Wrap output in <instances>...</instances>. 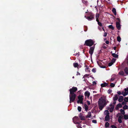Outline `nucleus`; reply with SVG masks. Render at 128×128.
Masks as SVG:
<instances>
[{
    "label": "nucleus",
    "instance_id": "a19ab883",
    "mask_svg": "<svg viewBox=\"0 0 128 128\" xmlns=\"http://www.w3.org/2000/svg\"><path fill=\"white\" fill-rule=\"evenodd\" d=\"M113 64V62H110L108 64V66H112Z\"/></svg>",
    "mask_w": 128,
    "mask_h": 128
},
{
    "label": "nucleus",
    "instance_id": "4c0bfd02",
    "mask_svg": "<svg viewBox=\"0 0 128 128\" xmlns=\"http://www.w3.org/2000/svg\"><path fill=\"white\" fill-rule=\"evenodd\" d=\"M123 118V116L122 115L120 116L118 118V119L122 120V118Z\"/></svg>",
    "mask_w": 128,
    "mask_h": 128
},
{
    "label": "nucleus",
    "instance_id": "3c124183",
    "mask_svg": "<svg viewBox=\"0 0 128 128\" xmlns=\"http://www.w3.org/2000/svg\"><path fill=\"white\" fill-rule=\"evenodd\" d=\"M117 93L119 95H120L121 94V92L120 91H118L117 92Z\"/></svg>",
    "mask_w": 128,
    "mask_h": 128
},
{
    "label": "nucleus",
    "instance_id": "c756f323",
    "mask_svg": "<svg viewBox=\"0 0 128 128\" xmlns=\"http://www.w3.org/2000/svg\"><path fill=\"white\" fill-rule=\"evenodd\" d=\"M80 119L82 120H85V118L84 116H82L80 118Z\"/></svg>",
    "mask_w": 128,
    "mask_h": 128
},
{
    "label": "nucleus",
    "instance_id": "ea45409f",
    "mask_svg": "<svg viewBox=\"0 0 128 128\" xmlns=\"http://www.w3.org/2000/svg\"><path fill=\"white\" fill-rule=\"evenodd\" d=\"M96 69L95 68H93L92 70V71L93 72L95 73L96 72Z\"/></svg>",
    "mask_w": 128,
    "mask_h": 128
},
{
    "label": "nucleus",
    "instance_id": "4468645a",
    "mask_svg": "<svg viewBox=\"0 0 128 128\" xmlns=\"http://www.w3.org/2000/svg\"><path fill=\"white\" fill-rule=\"evenodd\" d=\"M112 11L114 15L116 16V9L115 8H113L112 10Z\"/></svg>",
    "mask_w": 128,
    "mask_h": 128
},
{
    "label": "nucleus",
    "instance_id": "6e6552de",
    "mask_svg": "<svg viewBox=\"0 0 128 128\" xmlns=\"http://www.w3.org/2000/svg\"><path fill=\"white\" fill-rule=\"evenodd\" d=\"M108 84L106 82H104V83L102 84L101 85V86L102 87H105L108 85Z\"/></svg>",
    "mask_w": 128,
    "mask_h": 128
},
{
    "label": "nucleus",
    "instance_id": "0e129e2a",
    "mask_svg": "<svg viewBox=\"0 0 128 128\" xmlns=\"http://www.w3.org/2000/svg\"><path fill=\"white\" fill-rule=\"evenodd\" d=\"M86 118H90V117L89 116H88V115H87L86 116Z\"/></svg>",
    "mask_w": 128,
    "mask_h": 128
},
{
    "label": "nucleus",
    "instance_id": "aec40b11",
    "mask_svg": "<svg viewBox=\"0 0 128 128\" xmlns=\"http://www.w3.org/2000/svg\"><path fill=\"white\" fill-rule=\"evenodd\" d=\"M118 74L121 76H124V73L123 71H121L119 72Z\"/></svg>",
    "mask_w": 128,
    "mask_h": 128
},
{
    "label": "nucleus",
    "instance_id": "7ed1b4c3",
    "mask_svg": "<svg viewBox=\"0 0 128 128\" xmlns=\"http://www.w3.org/2000/svg\"><path fill=\"white\" fill-rule=\"evenodd\" d=\"M70 97V103H71L72 102H73L75 100L76 97V94H70L69 95Z\"/></svg>",
    "mask_w": 128,
    "mask_h": 128
},
{
    "label": "nucleus",
    "instance_id": "f03ea898",
    "mask_svg": "<svg viewBox=\"0 0 128 128\" xmlns=\"http://www.w3.org/2000/svg\"><path fill=\"white\" fill-rule=\"evenodd\" d=\"M94 43V42L92 39H88L86 40L85 41V43L84 44V46H91Z\"/></svg>",
    "mask_w": 128,
    "mask_h": 128
},
{
    "label": "nucleus",
    "instance_id": "f8f14e48",
    "mask_svg": "<svg viewBox=\"0 0 128 128\" xmlns=\"http://www.w3.org/2000/svg\"><path fill=\"white\" fill-rule=\"evenodd\" d=\"M112 53V56L114 58H118V55L117 54H116L115 53H112V52H111Z\"/></svg>",
    "mask_w": 128,
    "mask_h": 128
},
{
    "label": "nucleus",
    "instance_id": "f257e3e1",
    "mask_svg": "<svg viewBox=\"0 0 128 128\" xmlns=\"http://www.w3.org/2000/svg\"><path fill=\"white\" fill-rule=\"evenodd\" d=\"M98 102L99 108L101 110L106 104V100L103 98L102 97L99 99Z\"/></svg>",
    "mask_w": 128,
    "mask_h": 128
},
{
    "label": "nucleus",
    "instance_id": "2f4dec72",
    "mask_svg": "<svg viewBox=\"0 0 128 128\" xmlns=\"http://www.w3.org/2000/svg\"><path fill=\"white\" fill-rule=\"evenodd\" d=\"M98 24L99 26H100L101 27L103 26L102 24L100 22H98Z\"/></svg>",
    "mask_w": 128,
    "mask_h": 128
},
{
    "label": "nucleus",
    "instance_id": "338daca9",
    "mask_svg": "<svg viewBox=\"0 0 128 128\" xmlns=\"http://www.w3.org/2000/svg\"><path fill=\"white\" fill-rule=\"evenodd\" d=\"M116 46H114V50H116Z\"/></svg>",
    "mask_w": 128,
    "mask_h": 128
},
{
    "label": "nucleus",
    "instance_id": "9d476101",
    "mask_svg": "<svg viewBox=\"0 0 128 128\" xmlns=\"http://www.w3.org/2000/svg\"><path fill=\"white\" fill-rule=\"evenodd\" d=\"M124 99L123 97L122 96H120L118 99V101L120 102H122Z\"/></svg>",
    "mask_w": 128,
    "mask_h": 128
},
{
    "label": "nucleus",
    "instance_id": "09e8293b",
    "mask_svg": "<svg viewBox=\"0 0 128 128\" xmlns=\"http://www.w3.org/2000/svg\"><path fill=\"white\" fill-rule=\"evenodd\" d=\"M99 14H97L96 15V18H98L99 17Z\"/></svg>",
    "mask_w": 128,
    "mask_h": 128
},
{
    "label": "nucleus",
    "instance_id": "603ef678",
    "mask_svg": "<svg viewBox=\"0 0 128 128\" xmlns=\"http://www.w3.org/2000/svg\"><path fill=\"white\" fill-rule=\"evenodd\" d=\"M116 20L118 21V22H120V20L119 18H116Z\"/></svg>",
    "mask_w": 128,
    "mask_h": 128
},
{
    "label": "nucleus",
    "instance_id": "13d9d810",
    "mask_svg": "<svg viewBox=\"0 0 128 128\" xmlns=\"http://www.w3.org/2000/svg\"><path fill=\"white\" fill-rule=\"evenodd\" d=\"M85 66H86V69L87 70H88V69H89V68L88 67H87V66L86 65Z\"/></svg>",
    "mask_w": 128,
    "mask_h": 128
},
{
    "label": "nucleus",
    "instance_id": "dca6fc26",
    "mask_svg": "<svg viewBox=\"0 0 128 128\" xmlns=\"http://www.w3.org/2000/svg\"><path fill=\"white\" fill-rule=\"evenodd\" d=\"M124 70L126 74H128V67H126L124 69Z\"/></svg>",
    "mask_w": 128,
    "mask_h": 128
},
{
    "label": "nucleus",
    "instance_id": "052dcab7",
    "mask_svg": "<svg viewBox=\"0 0 128 128\" xmlns=\"http://www.w3.org/2000/svg\"><path fill=\"white\" fill-rule=\"evenodd\" d=\"M96 18V20L98 22H98H100L99 21L98 18Z\"/></svg>",
    "mask_w": 128,
    "mask_h": 128
},
{
    "label": "nucleus",
    "instance_id": "9b49d317",
    "mask_svg": "<svg viewBox=\"0 0 128 128\" xmlns=\"http://www.w3.org/2000/svg\"><path fill=\"white\" fill-rule=\"evenodd\" d=\"M82 2L86 6H88V2L87 1L85 0H82Z\"/></svg>",
    "mask_w": 128,
    "mask_h": 128
},
{
    "label": "nucleus",
    "instance_id": "79ce46f5",
    "mask_svg": "<svg viewBox=\"0 0 128 128\" xmlns=\"http://www.w3.org/2000/svg\"><path fill=\"white\" fill-rule=\"evenodd\" d=\"M128 92H126L125 91V92H124V94H123V96H125L126 95L128 94Z\"/></svg>",
    "mask_w": 128,
    "mask_h": 128
},
{
    "label": "nucleus",
    "instance_id": "c9c22d12",
    "mask_svg": "<svg viewBox=\"0 0 128 128\" xmlns=\"http://www.w3.org/2000/svg\"><path fill=\"white\" fill-rule=\"evenodd\" d=\"M112 92V90H111L110 89H109V90H108V92L110 94L111 92Z\"/></svg>",
    "mask_w": 128,
    "mask_h": 128
},
{
    "label": "nucleus",
    "instance_id": "6ab92c4d",
    "mask_svg": "<svg viewBox=\"0 0 128 128\" xmlns=\"http://www.w3.org/2000/svg\"><path fill=\"white\" fill-rule=\"evenodd\" d=\"M118 97L117 95L116 94L115 95L114 97L113 98V100L114 101H116L118 100Z\"/></svg>",
    "mask_w": 128,
    "mask_h": 128
},
{
    "label": "nucleus",
    "instance_id": "37998d69",
    "mask_svg": "<svg viewBox=\"0 0 128 128\" xmlns=\"http://www.w3.org/2000/svg\"><path fill=\"white\" fill-rule=\"evenodd\" d=\"M88 116L90 117L91 116V112H88Z\"/></svg>",
    "mask_w": 128,
    "mask_h": 128
},
{
    "label": "nucleus",
    "instance_id": "8fccbe9b",
    "mask_svg": "<svg viewBox=\"0 0 128 128\" xmlns=\"http://www.w3.org/2000/svg\"><path fill=\"white\" fill-rule=\"evenodd\" d=\"M107 34L104 31V34L103 35L104 36V37H106L107 36Z\"/></svg>",
    "mask_w": 128,
    "mask_h": 128
},
{
    "label": "nucleus",
    "instance_id": "a211bd4d",
    "mask_svg": "<svg viewBox=\"0 0 128 128\" xmlns=\"http://www.w3.org/2000/svg\"><path fill=\"white\" fill-rule=\"evenodd\" d=\"M110 119V116H106L105 118V120L106 121H108Z\"/></svg>",
    "mask_w": 128,
    "mask_h": 128
},
{
    "label": "nucleus",
    "instance_id": "4d7b16f0",
    "mask_svg": "<svg viewBox=\"0 0 128 128\" xmlns=\"http://www.w3.org/2000/svg\"><path fill=\"white\" fill-rule=\"evenodd\" d=\"M106 43L107 44H109V41L108 40H106Z\"/></svg>",
    "mask_w": 128,
    "mask_h": 128
},
{
    "label": "nucleus",
    "instance_id": "f3484780",
    "mask_svg": "<svg viewBox=\"0 0 128 128\" xmlns=\"http://www.w3.org/2000/svg\"><path fill=\"white\" fill-rule=\"evenodd\" d=\"M78 116H75L73 118L72 120L73 122H74L75 121H77L78 120Z\"/></svg>",
    "mask_w": 128,
    "mask_h": 128
},
{
    "label": "nucleus",
    "instance_id": "393cba45",
    "mask_svg": "<svg viewBox=\"0 0 128 128\" xmlns=\"http://www.w3.org/2000/svg\"><path fill=\"white\" fill-rule=\"evenodd\" d=\"M83 101L82 100H78L77 101V103L78 104H79L80 103V104H82L83 103Z\"/></svg>",
    "mask_w": 128,
    "mask_h": 128
},
{
    "label": "nucleus",
    "instance_id": "20e7f679",
    "mask_svg": "<svg viewBox=\"0 0 128 128\" xmlns=\"http://www.w3.org/2000/svg\"><path fill=\"white\" fill-rule=\"evenodd\" d=\"M88 16H87L86 18L89 20H91L94 18V15L92 12H89L88 14Z\"/></svg>",
    "mask_w": 128,
    "mask_h": 128
},
{
    "label": "nucleus",
    "instance_id": "72a5a7b5",
    "mask_svg": "<svg viewBox=\"0 0 128 128\" xmlns=\"http://www.w3.org/2000/svg\"><path fill=\"white\" fill-rule=\"evenodd\" d=\"M78 110L79 112H81L82 110L81 107L80 106H78Z\"/></svg>",
    "mask_w": 128,
    "mask_h": 128
},
{
    "label": "nucleus",
    "instance_id": "423d86ee",
    "mask_svg": "<svg viewBox=\"0 0 128 128\" xmlns=\"http://www.w3.org/2000/svg\"><path fill=\"white\" fill-rule=\"evenodd\" d=\"M95 47V45L92 46H91L89 50V53L90 54L91 56H92Z\"/></svg>",
    "mask_w": 128,
    "mask_h": 128
},
{
    "label": "nucleus",
    "instance_id": "de8ad7c7",
    "mask_svg": "<svg viewBox=\"0 0 128 128\" xmlns=\"http://www.w3.org/2000/svg\"><path fill=\"white\" fill-rule=\"evenodd\" d=\"M76 121H74V122L75 124H79V122H76Z\"/></svg>",
    "mask_w": 128,
    "mask_h": 128
},
{
    "label": "nucleus",
    "instance_id": "a18cd8bd",
    "mask_svg": "<svg viewBox=\"0 0 128 128\" xmlns=\"http://www.w3.org/2000/svg\"><path fill=\"white\" fill-rule=\"evenodd\" d=\"M92 122L94 123H96L97 122V121L96 120H93L92 121Z\"/></svg>",
    "mask_w": 128,
    "mask_h": 128
},
{
    "label": "nucleus",
    "instance_id": "e2e57ef3",
    "mask_svg": "<svg viewBox=\"0 0 128 128\" xmlns=\"http://www.w3.org/2000/svg\"><path fill=\"white\" fill-rule=\"evenodd\" d=\"M103 48L104 49H106L107 48V47L106 46H104Z\"/></svg>",
    "mask_w": 128,
    "mask_h": 128
},
{
    "label": "nucleus",
    "instance_id": "c85d7f7f",
    "mask_svg": "<svg viewBox=\"0 0 128 128\" xmlns=\"http://www.w3.org/2000/svg\"><path fill=\"white\" fill-rule=\"evenodd\" d=\"M122 104L120 103H119L117 105V107H118L121 108L122 107Z\"/></svg>",
    "mask_w": 128,
    "mask_h": 128
},
{
    "label": "nucleus",
    "instance_id": "412c9836",
    "mask_svg": "<svg viewBox=\"0 0 128 128\" xmlns=\"http://www.w3.org/2000/svg\"><path fill=\"white\" fill-rule=\"evenodd\" d=\"M84 108L85 110L86 111H87L88 110V106L86 105V104H84Z\"/></svg>",
    "mask_w": 128,
    "mask_h": 128
},
{
    "label": "nucleus",
    "instance_id": "5fc2aeb1",
    "mask_svg": "<svg viewBox=\"0 0 128 128\" xmlns=\"http://www.w3.org/2000/svg\"><path fill=\"white\" fill-rule=\"evenodd\" d=\"M126 104V103L124 102H122V105H124Z\"/></svg>",
    "mask_w": 128,
    "mask_h": 128
},
{
    "label": "nucleus",
    "instance_id": "0eeeda50",
    "mask_svg": "<svg viewBox=\"0 0 128 128\" xmlns=\"http://www.w3.org/2000/svg\"><path fill=\"white\" fill-rule=\"evenodd\" d=\"M116 26L118 30H120L121 28V26L120 24V22H116Z\"/></svg>",
    "mask_w": 128,
    "mask_h": 128
},
{
    "label": "nucleus",
    "instance_id": "e433bc0d",
    "mask_svg": "<svg viewBox=\"0 0 128 128\" xmlns=\"http://www.w3.org/2000/svg\"><path fill=\"white\" fill-rule=\"evenodd\" d=\"M115 84L113 83H111L110 84V86L111 87H114L115 86Z\"/></svg>",
    "mask_w": 128,
    "mask_h": 128
},
{
    "label": "nucleus",
    "instance_id": "473e14b6",
    "mask_svg": "<svg viewBox=\"0 0 128 128\" xmlns=\"http://www.w3.org/2000/svg\"><path fill=\"white\" fill-rule=\"evenodd\" d=\"M124 100V101L126 102H128V97H125Z\"/></svg>",
    "mask_w": 128,
    "mask_h": 128
},
{
    "label": "nucleus",
    "instance_id": "5701e85b",
    "mask_svg": "<svg viewBox=\"0 0 128 128\" xmlns=\"http://www.w3.org/2000/svg\"><path fill=\"white\" fill-rule=\"evenodd\" d=\"M110 125L109 123L108 122H106L105 124V126L106 128H108L109 127Z\"/></svg>",
    "mask_w": 128,
    "mask_h": 128
},
{
    "label": "nucleus",
    "instance_id": "2eb2a0df",
    "mask_svg": "<svg viewBox=\"0 0 128 128\" xmlns=\"http://www.w3.org/2000/svg\"><path fill=\"white\" fill-rule=\"evenodd\" d=\"M114 106L112 105L110 108V112H113L114 108Z\"/></svg>",
    "mask_w": 128,
    "mask_h": 128
},
{
    "label": "nucleus",
    "instance_id": "c03bdc74",
    "mask_svg": "<svg viewBox=\"0 0 128 128\" xmlns=\"http://www.w3.org/2000/svg\"><path fill=\"white\" fill-rule=\"evenodd\" d=\"M111 127L112 128H117V127L114 125H111Z\"/></svg>",
    "mask_w": 128,
    "mask_h": 128
},
{
    "label": "nucleus",
    "instance_id": "bb28decb",
    "mask_svg": "<svg viewBox=\"0 0 128 128\" xmlns=\"http://www.w3.org/2000/svg\"><path fill=\"white\" fill-rule=\"evenodd\" d=\"M124 119L127 120L128 119V115H125L124 114Z\"/></svg>",
    "mask_w": 128,
    "mask_h": 128
},
{
    "label": "nucleus",
    "instance_id": "cd10ccee",
    "mask_svg": "<svg viewBox=\"0 0 128 128\" xmlns=\"http://www.w3.org/2000/svg\"><path fill=\"white\" fill-rule=\"evenodd\" d=\"M117 41L119 42H120L121 41V38L119 36H117Z\"/></svg>",
    "mask_w": 128,
    "mask_h": 128
},
{
    "label": "nucleus",
    "instance_id": "4be33fe9",
    "mask_svg": "<svg viewBox=\"0 0 128 128\" xmlns=\"http://www.w3.org/2000/svg\"><path fill=\"white\" fill-rule=\"evenodd\" d=\"M73 66L74 67H77L78 66V64L77 63H73Z\"/></svg>",
    "mask_w": 128,
    "mask_h": 128
},
{
    "label": "nucleus",
    "instance_id": "6e6d98bb",
    "mask_svg": "<svg viewBox=\"0 0 128 128\" xmlns=\"http://www.w3.org/2000/svg\"><path fill=\"white\" fill-rule=\"evenodd\" d=\"M82 114L81 113H80L79 114V116L80 118L81 116H82Z\"/></svg>",
    "mask_w": 128,
    "mask_h": 128
},
{
    "label": "nucleus",
    "instance_id": "58836bf2",
    "mask_svg": "<svg viewBox=\"0 0 128 128\" xmlns=\"http://www.w3.org/2000/svg\"><path fill=\"white\" fill-rule=\"evenodd\" d=\"M106 112V116H109L110 113L108 110H106L105 111Z\"/></svg>",
    "mask_w": 128,
    "mask_h": 128
},
{
    "label": "nucleus",
    "instance_id": "774afa93",
    "mask_svg": "<svg viewBox=\"0 0 128 128\" xmlns=\"http://www.w3.org/2000/svg\"><path fill=\"white\" fill-rule=\"evenodd\" d=\"M124 92L123 91H122V93H121V94H122V95H123V94H124V92Z\"/></svg>",
    "mask_w": 128,
    "mask_h": 128
},
{
    "label": "nucleus",
    "instance_id": "bf43d9fd",
    "mask_svg": "<svg viewBox=\"0 0 128 128\" xmlns=\"http://www.w3.org/2000/svg\"><path fill=\"white\" fill-rule=\"evenodd\" d=\"M98 29L100 31H101L102 30V28L101 27H100V26H98Z\"/></svg>",
    "mask_w": 128,
    "mask_h": 128
},
{
    "label": "nucleus",
    "instance_id": "680f3d73",
    "mask_svg": "<svg viewBox=\"0 0 128 128\" xmlns=\"http://www.w3.org/2000/svg\"><path fill=\"white\" fill-rule=\"evenodd\" d=\"M92 82L94 84H96V83L95 81H93Z\"/></svg>",
    "mask_w": 128,
    "mask_h": 128
},
{
    "label": "nucleus",
    "instance_id": "1a4fd4ad",
    "mask_svg": "<svg viewBox=\"0 0 128 128\" xmlns=\"http://www.w3.org/2000/svg\"><path fill=\"white\" fill-rule=\"evenodd\" d=\"M84 95L86 96H87L88 98L90 96V93L88 91H86L85 92Z\"/></svg>",
    "mask_w": 128,
    "mask_h": 128
},
{
    "label": "nucleus",
    "instance_id": "69168bd1",
    "mask_svg": "<svg viewBox=\"0 0 128 128\" xmlns=\"http://www.w3.org/2000/svg\"><path fill=\"white\" fill-rule=\"evenodd\" d=\"M101 28H102V29L103 30L104 32L105 31V30H104V27L103 26H102V27H101Z\"/></svg>",
    "mask_w": 128,
    "mask_h": 128
},
{
    "label": "nucleus",
    "instance_id": "49530a36",
    "mask_svg": "<svg viewBox=\"0 0 128 128\" xmlns=\"http://www.w3.org/2000/svg\"><path fill=\"white\" fill-rule=\"evenodd\" d=\"M118 121L120 123H121L122 122V120H120V119H118Z\"/></svg>",
    "mask_w": 128,
    "mask_h": 128
},
{
    "label": "nucleus",
    "instance_id": "a878e982",
    "mask_svg": "<svg viewBox=\"0 0 128 128\" xmlns=\"http://www.w3.org/2000/svg\"><path fill=\"white\" fill-rule=\"evenodd\" d=\"M108 28L112 29V30H114V28L112 25H110L108 26Z\"/></svg>",
    "mask_w": 128,
    "mask_h": 128
},
{
    "label": "nucleus",
    "instance_id": "b1692460",
    "mask_svg": "<svg viewBox=\"0 0 128 128\" xmlns=\"http://www.w3.org/2000/svg\"><path fill=\"white\" fill-rule=\"evenodd\" d=\"M120 111L121 112V113L122 114L124 115L125 114V112L124 111V110H122V109H121L120 110Z\"/></svg>",
    "mask_w": 128,
    "mask_h": 128
},
{
    "label": "nucleus",
    "instance_id": "f704fd0d",
    "mask_svg": "<svg viewBox=\"0 0 128 128\" xmlns=\"http://www.w3.org/2000/svg\"><path fill=\"white\" fill-rule=\"evenodd\" d=\"M116 60V59L114 58H113L111 61V62H113L114 64Z\"/></svg>",
    "mask_w": 128,
    "mask_h": 128
},
{
    "label": "nucleus",
    "instance_id": "7c9ffc66",
    "mask_svg": "<svg viewBox=\"0 0 128 128\" xmlns=\"http://www.w3.org/2000/svg\"><path fill=\"white\" fill-rule=\"evenodd\" d=\"M128 106L126 105H125L123 107V108L124 110H126L128 109Z\"/></svg>",
    "mask_w": 128,
    "mask_h": 128
},
{
    "label": "nucleus",
    "instance_id": "ddd939ff",
    "mask_svg": "<svg viewBox=\"0 0 128 128\" xmlns=\"http://www.w3.org/2000/svg\"><path fill=\"white\" fill-rule=\"evenodd\" d=\"M78 100H82V101H83V96L79 95L78 97Z\"/></svg>",
    "mask_w": 128,
    "mask_h": 128
},
{
    "label": "nucleus",
    "instance_id": "864d4df0",
    "mask_svg": "<svg viewBox=\"0 0 128 128\" xmlns=\"http://www.w3.org/2000/svg\"><path fill=\"white\" fill-rule=\"evenodd\" d=\"M87 102L88 104V105H89L90 104V101H88V100H87Z\"/></svg>",
    "mask_w": 128,
    "mask_h": 128
},
{
    "label": "nucleus",
    "instance_id": "39448f33",
    "mask_svg": "<svg viewBox=\"0 0 128 128\" xmlns=\"http://www.w3.org/2000/svg\"><path fill=\"white\" fill-rule=\"evenodd\" d=\"M77 88L76 87L73 86L72 88L69 90L70 94H76L74 92H76L77 90Z\"/></svg>",
    "mask_w": 128,
    "mask_h": 128
}]
</instances>
